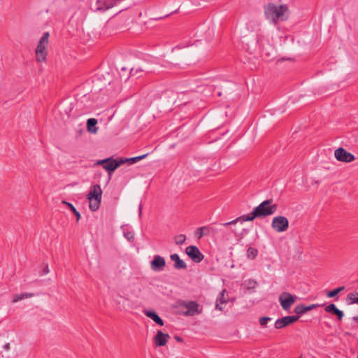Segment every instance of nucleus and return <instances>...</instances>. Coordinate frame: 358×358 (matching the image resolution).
I'll use <instances>...</instances> for the list:
<instances>
[{
	"instance_id": "f257e3e1",
	"label": "nucleus",
	"mask_w": 358,
	"mask_h": 358,
	"mask_svg": "<svg viewBox=\"0 0 358 358\" xmlns=\"http://www.w3.org/2000/svg\"><path fill=\"white\" fill-rule=\"evenodd\" d=\"M266 18L274 24L279 21H285L289 16V8L286 4L269 3L264 6Z\"/></svg>"
},
{
	"instance_id": "f03ea898",
	"label": "nucleus",
	"mask_w": 358,
	"mask_h": 358,
	"mask_svg": "<svg viewBox=\"0 0 358 358\" xmlns=\"http://www.w3.org/2000/svg\"><path fill=\"white\" fill-rule=\"evenodd\" d=\"M102 197V189L99 185H94L87 195L90 202V208L92 211H96L100 206Z\"/></svg>"
},
{
	"instance_id": "7ed1b4c3",
	"label": "nucleus",
	"mask_w": 358,
	"mask_h": 358,
	"mask_svg": "<svg viewBox=\"0 0 358 358\" xmlns=\"http://www.w3.org/2000/svg\"><path fill=\"white\" fill-rule=\"evenodd\" d=\"M259 217H264L274 214L278 210V205L272 199H267L255 208Z\"/></svg>"
},
{
	"instance_id": "20e7f679",
	"label": "nucleus",
	"mask_w": 358,
	"mask_h": 358,
	"mask_svg": "<svg viewBox=\"0 0 358 358\" xmlns=\"http://www.w3.org/2000/svg\"><path fill=\"white\" fill-rule=\"evenodd\" d=\"M225 228L226 227H223L222 226L220 229L205 226L198 228L195 234L199 239L202 238L203 236H208L212 234H215L217 233H220L223 238L228 239L230 234L229 232L225 229Z\"/></svg>"
},
{
	"instance_id": "39448f33",
	"label": "nucleus",
	"mask_w": 358,
	"mask_h": 358,
	"mask_svg": "<svg viewBox=\"0 0 358 358\" xmlns=\"http://www.w3.org/2000/svg\"><path fill=\"white\" fill-rule=\"evenodd\" d=\"M94 164L101 165L103 169L108 172L109 178H110L112 173L117 168L123 164V162L120 161V159H115L113 157H108L104 159L98 160Z\"/></svg>"
},
{
	"instance_id": "423d86ee",
	"label": "nucleus",
	"mask_w": 358,
	"mask_h": 358,
	"mask_svg": "<svg viewBox=\"0 0 358 358\" xmlns=\"http://www.w3.org/2000/svg\"><path fill=\"white\" fill-rule=\"evenodd\" d=\"M271 227L278 233L284 232L289 227V220L282 215L275 216L272 220Z\"/></svg>"
},
{
	"instance_id": "0eeeda50",
	"label": "nucleus",
	"mask_w": 358,
	"mask_h": 358,
	"mask_svg": "<svg viewBox=\"0 0 358 358\" xmlns=\"http://www.w3.org/2000/svg\"><path fill=\"white\" fill-rule=\"evenodd\" d=\"M180 306L186 309V311L184 312V315L186 316H194L201 313V310H199V304L196 301H183L180 302Z\"/></svg>"
},
{
	"instance_id": "6e6552de",
	"label": "nucleus",
	"mask_w": 358,
	"mask_h": 358,
	"mask_svg": "<svg viewBox=\"0 0 358 358\" xmlns=\"http://www.w3.org/2000/svg\"><path fill=\"white\" fill-rule=\"evenodd\" d=\"M296 296L289 292H282L279 296V301L283 310H287L296 301Z\"/></svg>"
},
{
	"instance_id": "1a4fd4ad",
	"label": "nucleus",
	"mask_w": 358,
	"mask_h": 358,
	"mask_svg": "<svg viewBox=\"0 0 358 358\" xmlns=\"http://www.w3.org/2000/svg\"><path fill=\"white\" fill-rule=\"evenodd\" d=\"M335 158L342 162L349 163L355 159V156L343 148H339L334 151Z\"/></svg>"
},
{
	"instance_id": "9d476101",
	"label": "nucleus",
	"mask_w": 358,
	"mask_h": 358,
	"mask_svg": "<svg viewBox=\"0 0 358 358\" xmlns=\"http://www.w3.org/2000/svg\"><path fill=\"white\" fill-rule=\"evenodd\" d=\"M255 217H259L257 211L254 208L252 212L248 215L240 216L232 221L225 222V223H222L220 225L223 227H227L230 225L236 224L238 222H246V221H252Z\"/></svg>"
},
{
	"instance_id": "9b49d317",
	"label": "nucleus",
	"mask_w": 358,
	"mask_h": 358,
	"mask_svg": "<svg viewBox=\"0 0 358 358\" xmlns=\"http://www.w3.org/2000/svg\"><path fill=\"white\" fill-rule=\"evenodd\" d=\"M186 253L191 258V259L196 262H201L203 258V255L200 252L196 246L191 245L186 248Z\"/></svg>"
},
{
	"instance_id": "f8f14e48",
	"label": "nucleus",
	"mask_w": 358,
	"mask_h": 358,
	"mask_svg": "<svg viewBox=\"0 0 358 358\" xmlns=\"http://www.w3.org/2000/svg\"><path fill=\"white\" fill-rule=\"evenodd\" d=\"M299 318V316H285L282 318L278 319L275 322V327L278 329H282L286 326H288L296 321Z\"/></svg>"
},
{
	"instance_id": "ddd939ff",
	"label": "nucleus",
	"mask_w": 358,
	"mask_h": 358,
	"mask_svg": "<svg viewBox=\"0 0 358 358\" xmlns=\"http://www.w3.org/2000/svg\"><path fill=\"white\" fill-rule=\"evenodd\" d=\"M45 34L40 38L39 43L36 48V59L38 62L45 61Z\"/></svg>"
},
{
	"instance_id": "4468645a",
	"label": "nucleus",
	"mask_w": 358,
	"mask_h": 358,
	"mask_svg": "<svg viewBox=\"0 0 358 358\" xmlns=\"http://www.w3.org/2000/svg\"><path fill=\"white\" fill-rule=\"evenodd\" d=\"M166 266V262L164 257L159 255H155L150 262V267L155 271H161L164 270Z\"/></svg>"
},
{
	"instance_id": "2eb2a0df",
	"label": "nucleus",
	"mask_w": 358,
	"mask_h": 358,
	"mask_svg": "<svg viewBox=\"0 0 358 358\" xmlns=\"http://www.w3.org/2000/svg\"><path fill=\"white\" fill-rule=\"evenodd\" d=\"M170 336L168 334L163 333L161 330L157 332L153 340L157 346H164L168 343Z\"/></svg>"
},
{
	"instance_id": "dca6fc26",
	"label": "nucleus",
	"mask_w": 358,
	"mask_h": 358,
	"mask_svg": "<svg viewBox=\"0 0 358 358\" xmlns=\"http://www.w3.org/2000/svg\"><path fill=\"white\" fill-rule=\"evenodd\" d=\"M226 293L227 290L225 289H222V292H220L215 303V308L217 310L222 311L223 310L222 305L225 304L229 301V296Z\"/></svg>"
},
{
	"instance_id": "f3484780",
	"label": "nucleus",
	"mask_w": 358,
	"mask_h": 358,
	"mask_svg": "<svg viewBox=\"0 0 358 358\" xmlns=\"http://www.w3.org/2000/svg\"><path fill=\"white\" fill-rule=\"evenodd\" d=\"M171 259L174 262L173 266L176 269H186L187 265L185 262L180 259L178 254H172L170 256Z\"/></svg>"
},
{
	"instance_id": "a211bd4d",
	"label": "nucleus",
	"mask_w": 358,
	"mask_h": 358,
	"mask_svg": "<svg viewBox=\"0 0 358 358\" xmlns=\"http://www.w3.org/2000/svg\"><path fill=\"white\" fill-rule=\"evenodd\" d=\"M321 305H320V304H311L310 306H306L300 304V305L296 306L294 308V311L295 313H296L298 315H302V314H304L306 312L311 310H313L317 307H319Z\"/></svg>"
},
{
	"instance_id": "6ab92c4d",
	"label": "nucleus",
	"mask_w": 358,
	"mask_h": 358,
	"mask_svg": "<svg viewBox=\"0 0 358 358\" xmlns=\"http://www.w3.org/2000/svg\"><path fill=\"white\" fill-rule=\"evenodd\" d=\"M324 310L327 313H332L337 316L339 320H341L343 317V313L341 310L338 309L334 303H331L324 308Z\"/></svg>"
},
{
	"instance_id": "aec40b11",
	"label": "nucleus",
	"mask_w": 358,
	"mask_h": 358,
	"mask_svg": "<svg viewBox=\"0 0 358 358\" xmlns=\"http://www.w3.org/2000/svg\"><path fill=\"white\" fill-rule=\"evenodd\" d=\"M115 4V1L110 0H97V9L106 10L112 7Z\"/></svg>"
},
{
	"instance_id": "412c9836",
	"label": "nucleus",
	"mask_w": 358,
	"mask_h": 358,
	"mask_svg": "<svg viewBox=\"0 0 358 358\" xmlns=\"http://www.w3.org/2000/svg\"><path fill=\"white\" fill-rule=\"evenodd\" d=\"M97 120L94 118H90L87 122V128L89 132L96 134L98 128L96 127Z\"/></svg>"
},
{
	"instance_id": "4be33fe9",
	"label": "nucleus",
	"mask_w": 358,
	"mask_h": 358,
	"mask_svg": "<svg viewBox=\"0 0 358 358\" xmlns=\"http://www.w3.org/2000/svg\"><path fill=\"white\" fill-rule=\"evenodd\" d=\"M145 315L150 318H151L153 321H155L157 324L160 326L164 325V322L162 319L155 312V311H148L145 313Z\"/></svg>"
},
{
	"instance_id": "5701e85b",
	"label": "nucleus",
	"mask_w": 358,
	"mask_h": 358,
	"mask_svg": "<svg viewBox=\"0 0 358 358\" xmlns=\"http://www.w3.org/2000/svg\"><path fill=\"white\" fill-rule=\"evenodd\" d=\"M34 296V294L33 293H22V294H15L13 296V299L12 300V302L13 303H16L19 301H21L22 299H27V298H30V297H32Z\"/></svg>"
},
{
	"instance_id": "b1692460",
	"label": "nucleus",
	"mask_w": 358,
	"mask_h": 358,
	"mask_svg": "<svg viewBox=\"0 0 358 358\" xmlns=\"http://www.w3.org/2000/svg\"><path fill=\"white\" fill-rule=\"evenodd\" d=\"M147 155H148V154H145V155H143L141 156H137V157H131V158H120V161H122L123 164H125L126 162H129L131 164H134V163H136V162L144 159Z\"/></svg>"
},
{
	"instance_id": "393cba45",
	"label": "nucleus",
	"mask_w": 358,
	"mask_h": 358,
	"mask_svg": "<svg viewBox=\"0 0 358 358\" xmlns=\"http://www.w3.org/2000/svg\"><path fill=\"white\" fill-rule=\"evenodd\" d=\"M347 301L349 304H358V292L349 293L347 296Z\"/></svg>"
},
{
	"instance_id": "a878e982",
	"label": "nucleus",
	"mask_w": 358,
	"mask_h": 358,
	"mask_svg": "<svg viewBox=\"0 0 358 358\" xmlns=\"http://www.w3.org/2000/svg\"><path fill=\"white\" fill-rule=\"evenodd\" d=\"M63 203H65L69 208V209L73 212V213L76 217V221L78 222L80 218V213L76 209V208L71 203L66 202V201H63Z\"/></svg>"
},
{
	"instance_id": "bb28decb",
	"label": "nucleus",
	"mask_w": 358,
	"mask_h": 358,
	"mask_svg": "<svg viewBox=\"0 0 358 358\" xmlns=\"http://www.w3.org/2000/svg\"><path fill=\"white\" fill-rule=\"evenodd\" d=\"M345 289V287L343 286V287H338L335 289H333V290H331V291H329L327 293V296L329 298H332V297H334L336 296L339 292H341V291H343V289Z\"/></svg>"
},
{
	"instance_id": "cd10ccee",
	"label": "nucleus",
	"mask_w": 358,
	"mask_h": 358,
	"mask_svg": "<svg viewBox=\"0 0 358 358\" xmlns=\"http://www.w3.org/2000/svg\"><path fill=\"white\" fill-rule=\"evenodd\" d=\"M257 250L252 247H250L247 250V256L251 259H255L257 255Z\"/></svg>"
},
{
	"instance_id": "c85d7f7f",
	"label": "nucleus",
	"mask_w": 358,
	"mask_h": 358,
	"mask_svg": "<svg viewBox=\"0 0 358 358\" xmlns=\"http://www.w3.org/2000/svg\"><path fill=\"white\" fill-rule=\"evenodd\" d=\"M186 240V237L185 235L183 234H180V235H178L176 236L175 238H174V241H175V243L177 245H181Z\"/></svg>"
},
{
	"instance_id": "c756f323",
	"label": "nucleus",
	"mask_w": 358,
	"mask_h": 358,
	"mask_svg": "<svg viewBox=\"0 0 358 358\" xmlns=\"http://www.w3.org/2000/svg\"><path fill=\"white\" fill-rule=\"evenodd\" d=\"M271 320V318L269 317H262L259 318V324L262 327H266L267 323H268V322H269Z\"/></svg>"
},
{
	"instance_id": "7c9ffc66",
	"label": "nucleus",
	"mask_w": 358,
	"mask_h": 358,
	"mask_svg": "<svg viewBox=\"0 0 358 358\" xmlns=\"http://www.w3.org/2000/svg\"><path fill=\"white\" fill-rule=\"evenodd\" d=\"M124 236L128 239V240H133L134 238V234L133 232H127L124 234Z\"/></svg>"
},
{
	"instance_id": "2f4dec72",
	"label": "nucleus",
	"mask_w": 358,
	"mask_h": 358,
	"mask_svg": "<svg viewBox=\"0 0 358 358\" xmlns=\"http://www.w3.org/2000/svg\"><path fill=\"white\" fill-rule=\"evenodd\" d=\"M256 285H257V282L255 280H250L248 281V286L250 288H254Z\"/></svg>"
},
{
	"instance_id": "473e14b6",
	"label": "nucleus",
	"mask_w": 358,
	"mask_h": 358,
	"mask_svg": "<svg viewBox=\"0 0 358 358\" xmlns=\"http://www.w3.org/2000/svg\"><path fill=\"white\" fill-rule=\"evenodd\" d=\"M10 343H6L3 346V348L6 350H10Z\"/></svg>"
},
{
	"instance_id": "72a5a7b5",
	"label": "nucleus",
	"mask_w": 358,
	"mask_h": 358,
	"mask_svg": "<svg viewBox=\"0 0 358 358\" xmlns=\"http://www.w3.org/2000/svg\"><path fill=\"white\" fill-rule=\"evenodd\" d=\"M175 339L178 341V342H182V338L178 336H175Z\"/></svg>"
},
{
	"instance_id": "f704fd0d",
	"label": "nucleus",
	"mask_w": 358,
	"mask_h": 358,
	"mask_svg": "<svg viewBox=\"0 0 358 358\" xmlns=\"http://www.w3.org/2000/svg\"><path fill=\"white\" fill-rule=\"evenodd\" d=\"M352 320L356 322H358V315H356L355 317H352Z\"/></svg>"
},
{
	"instance_id": "c9c22d12",
	"label": "nucleus",
	"mask_w": 358,
	"mask_h": 358,
	"mask_svg": "<svg viewBox=\"0 0 358 358\" xmlns=\"http://www.w3.org/2000/svg\"><path fill=\"white\" fill-rule=\"evenodd\" d=\"M48 36H49V34L48 32H46V42L48 41Z\"/></svg>"
},
{
	"instance_id": "e433bc0d",
	"label": "nucleus",
	"mask_w": 358,
	"mask_h": 358,
	"mask_svg": "<svg viewBox=\"0 0 358 358\" xmlns=\"http://www.w3.org/2000/svg\"><path fill=\"white\" fill-rule=\"evenodd\" d=\"M48 272H49V269H48V266H46V273H48Z\"/></svg>"
},
{
	"instance_id": "4c0bfd02",
	"label": "nucleus",
	"mask_w": 358,
	"mask_h": 358,
	"mask_svg": "<svg viewBox=\"0 0 358 358\" xmlns=\"http://www.w3.org/2000/svg\"><path fill=\"white\" fill-rule=\"evenodd\" d=\"M231 231H232L233 233H234V234H236V230H234V229H232V230H231Z\"/></svg>"
},
{
	"instance_id": "58836bf2",
	"label": "nucleus",
	"mask_w": 358,
	"mask_h": 358,
	"mask_svg": "<svg viewBox=\"0 0 358 358\" xmlns=\"http://www.w3.org/2000/svg\"><path fill=\"white\" fill-rule=\"evenodd\" d=\"M139 210H140V214H141V206H140Z\"/></svg>"
},
{
	"instance_id": "ea45409f",
	"label": "nucleus",
	"mask_w": 358,
	"mask_h": 358,
	"mask_svg": "<svg viewBox=\"0 0 358 358\" xmlns=\"http://www.w3.org/2000/svg\"><path fill=\"white\" fill-rule=\"evenodd\" d=\"M357 358H358V356H357Z\"/></svg>"
}]
</instances>
